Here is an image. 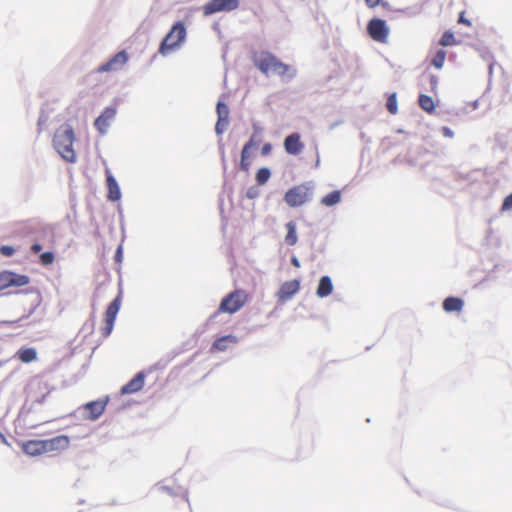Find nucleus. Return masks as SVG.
<instances>
[{
	"label": "nucleus",
	"mask_w": 512,
	"mask_h": 512,
	"mask_svg": "<svg viewBox=\"0 0 512 512\" xmlns=\"http://www.w3.org/2000/svg\"><path fill=\"white\" fill-rule=\"evenodd\" d=\"M254 65L265 75L273 73L279 77L292 78L295 75V69L292 66L281 62L270 52H261L253 56Z\"/></svg>",
	"instance_id": "1"
},
{
	"label": "nucleus",
	"mask_w": 512,
	"mask_h": 512,
	"mask_svg": "<svg viewBox=\"0 0 512 512\" xmlns=\"http://www.w3.org/2000/svg\"><path fill=\"white\" fill-rule=\"evenodd\" d=\"M75 133L71 125L64 124L60 126L54 133L53 146L58 154L69 163L77 160L74 150Z\"/></svg>",
	"instance_id": "2"
},
{
	"label": "nucleus",
	"mask_w": 512,
	"mask_h": 512,
	"mask_svg": "<svg viewBox=\"0 0 512 512\" xmlns=\"http://www.w3.org/2000/svg\"><path fill=\"white\" fill-rule=\"evenodd\" d=\"M187 32L183 22H176L167 35L163 38L158 52L166 56L171 51L179 48L186 38Z\"/></svg>",
	"instance_id": "3"
},
{
	"label": "nucleus",
	"mask_w": 512,
	"mask_h": 512,
	"mask_svg": "<svg viewBox=\"0 0 512 512\" xmlns=\"http://www.w3.org/2000/svg\"><path fill=\"white\" fill-rule=\"evenodd\" d=\"M248 300L249 295L245 290L236 289L222 299L217 313L234 314L238 312Z\"/></svg>",
	"instance_id": "4"
},
{
	"label": "nucleus",
	"mask_w": 512,
	"mask_h": 512,
	"mask_svg": "<svg viewBox=\"0 0 512 512\" xmlns=\"http://www.w3.org/2000/svg\"><path fill=\"white\" fill-rule=\"evenodd\" d=\"M311 196V189L306 184L296 185L286 191L284 201L289 207L304 205Z\"/></svg>",
	"instance_id": "5"
},
{
	"label": "nucleus",
	"mask_w": 512,
	"mask_h": 512,
	"mask_svg": "<svg viewBox=\"0 0 512 512\" xmlns=\"http://www.w3.org/2000/svg\"><path fill=\"white\" fill-rule=\"evenodd\" d=\"M261 143V138L257 133H253L248 142L243 146L241 151L240 169L248 172L251 166L253 150H256Z\"/></svg>",
	"instance_id": "6"
},
{
	"label": "nucleus",
	"mask_w": 512,
	"mask_h": 512,
	"mask_svg": "<svg viewBox=\"0 0 512 512\" xmlns=\"http://www.w3.org/2000/svg\"><path fill=\"white\" fill-rule=\"evenodd\" d=\"M239 7V0H210L203 5V14L208 16L218 12H230Z\"/></svg>",
	"instance_id": "7"
},
{
	"label": "nucleus",
	"mask_w": 512,
	"mask_h": 512,
	"mask_svg": "<svg viewBox=\"0 0 512 512\" xmlns=\"http://www.w3.org/2000/svg\"><path fill=\"white\" fill-rule=\"evenodd\" d=\"M367 32L369 36L376 42L386 43L389 36V28L384 20L373 18L368 22Z\"/></svg>",
	"instance_id": "8"
},
{
	"label": "nucleus",
	"mask_w": 512,
	"mask_h": 512,
	"mask_svg": "<svg viewBox=\"0 0 512 512\" xmlns=\"http://www.w3.org/2000/svg\"><path fill=\"white\" fill-rule=\"evenodd\" d=\"M121 305V295H118L107 307L105 311V325L101 329L103 337H108L114 327L116 316L119 312Z\"/></svg>",
	"instance_id": "9"
},
{
	"label": "nucleus",
	"mask_w": 512,
	"mask_h": 512,
	"mask_svg": "<svg viewBox=\"0 0 512 512\" xmlns=\"http://www.w3.org/2000/svg\"><path fill=\"white\" fill-rule=\"evenodd\" d=\"M29 283V277L11 271L0 273V291L9 287H21Z\"/></svg>",
	"instance_id": "10"
},
{
	"label": "nucleus",
	"mask_w": 512,
	"mask_h": 512,
	"mask_svg": "<svg viewBox=\"0 0 512 512\" xmlns=\"http://www.w3.org/2000/svg\"><path fill=\"white\" fill-rule=\"evenodd\" d=\"M108 404V398L98 399L83 405V415L85 419L90 421L97 420L105 411Z\"/></svg>",
	"instance_id": "11"
},
{
	"label": "nucleus",
	"mask_w": 512,
	"mask_h": 512,
	"mask_svg": "<svg viewBox=\"0 0 512 512\" xmlns=\"http://www.w3.org/2000/svg\"><path fill=\"white\" fill-rule=\"evenodd\" d=\"M129 59V56L126 51H120L117 54H115L109 61L102 64L98 67V72H112V71H118L121 68L124 67V65L127 63Z\"/></svg>",
	"instance_id": "12"
},
{
	"label": "nucleus",
	"mask_w": 512,
	"mask_h": 512,
	"mask_svg": "<svg viewBox=\"0 0 512 512\" xmlns=\"http://www.w3.org/2000/svg\"><path fill=\"white\" fill-rule=\"evenodd\" d=\"M299 289H300V282L297 279H293V280L284 282L280 286V288L276 294L278 301L285 302V301L289 300L299 291Z\"/></svg>",
	"instance_id": "13"
},
{
	"label": "nucleus",
	"mask_w": 512,
	"mask_h": 512,
	"mask_svg": "<svg viewBox=\"0 0 512 512\" xmlns=\"http://www.w3.org/2000/svg\"><path fill=\"white\" fill-rule=\"evenodd\" d=\"M116 116V109L113 107H107L104 109V111L101 113L99 117L96 118L94 122L95 128L101 133L105 134L110 122L115 118Z\"/></svg>",
	"instance_id": "14"
},
{
	"label": "nucleus",
	"mask_w": 512,
	"mask_h": 512,
	"mask_svg": "<svg viewBox=\"0 0 512 512\" xmlns=\"http://www.w3.org/2000/svg\"><path fill=\"white\" fill-rule=\"evenodd\" d=\"M145 377L146 375L144 372H138L127 384L121 388V394H134L142 390L145 383Z\"/></svg>",
	"instance_id": "15"
},
{
	"label": "nucleus",
	"mask_w": 512,
	"mask_h": 512,
	"mask_svg": "<svg viewBox=\"0 0 512 512\" xmlns=\"http://www.w3.org/2000/svg\"><path fill=\"white\" fill-rule=\"evenodd\" d=\"M285 151L290 155H298L302 152L304 144L298 133L288 135L284 140Z\"/></svg>",
	"instance_id": "16"
},
{
	"label": "nucleus",
	"mask_w": 512,
	"mask_h": 512,
	"mask_svg": "<svg viewBox=\"0 0 512 512\" xmlns=\"http://www.w3.org/2000/svg\"><path fill=\"white\" fill-rule=\"evenodd\" d=\"M105 174H106V186H107V190H108L107 198L113 202L118 201L121 198V192H120L119 185H118L116 179L114 178V176L112 175L111 171L108 168H106Z\"/></svg>",
	"instance_id": "17"
},
{
	"label": "nucleus",
	"mask_w": 512,
	"mask_h": 512,
	"mask_svg": "<svg viewBox=\"0 0 512 512\" xmlns=\"http://www.w3.org/2000/svg\"><path fill=\"white\" fill-rule=\"evenodd\" d=\"M69 438L65 435H59L54 438L44 440L46 452L60 451L68 448Z\"/></svg>",
	"instance_id": "18"
},
{
	"label": "nucleus",
	"mask_w": 512,
	"mask_h": 512,
	"mask_svg": "<svg viewBox=\"0 0 512 512\" xmlns=\"http://www.w3.org/2000/svg\"><path fill=\"white\" fill-rule=\"evenodd\" d=\"M22 450L30 456H38L46 452L44 440H28L22 443Z\"/></svg>",
	"instance_id": "19"
},
{
	"label": "nucleus",
	"mask_w": 512,
	"mask_h": 512,
	"mask_svg": "<svg viewBox=\"0 0 512 512\" xmlns=\"http://www.w3.org/2000/svg\"><path fill=\"white\" fill-rule=\"evenodd\" d=\"M333 291V284L329 276H323L320 278L316 294L320 298L329 296Z\"/></svg>",
	"instance_id": "20"
},
{
	"label": "nucleus",
	"mask_w": 512,
	"mask_h": 512,
	"mask_svg": "<svg viewBox=\"0 0 512 512\" xmlns=\"http://www.w3.org/2000/svg\"><path fill=\"white\" fill-rule=\"evenodd\" d=\"M463 306V300L458 297H448L443 301V309L448 313L459 312L463 309Z\"/></svg>",
	"instance_id": "21"
},
{
	"label": "nucleus",
	"mask_w": 512,
	"mask_h": 512,
	"mask_svg": "<svg viewBox=\"0 0 512 512\" xmlns=\"http://www.w3.org/2000/svg\"><path fill=\"white\" fill-rule=\"evenodd\" d=\"M237 342V339L233 335H225L218 339H216L212 345L213 350L217 351H225L228 348L229 344H234Z\"/></svg>",
	"instance_id": "22"
},
{
	"label": "nucleus",
	"mask_w": 512,
	"mask_h": 512,
	"mask_svg": "<svg viewBox=\"0 0 512 512\" xmlns=\"http://www.w3.org/2000/svg\"><path fill=\"white\" fill-rule=\"evenodd\" d=\"M287 234L285 236V242L289 246H294L297 241V232H296V223L294 221H290L286 224Z\"/></svg>",
	"instance_id": "23"
},
{
	"label": "nucleus",
	"mask_w": 512,
	"mask_h": 512,
	"mask_svg": "<svg viewBox=\"0 0 512 512\" xmlns=\"http://www.w3.org/2000/svg\"><path fill=\"white\" fill-rule=\"evenodd\" d=\"M16 355L23 363H30L37 359V352L34 348H21Z\"/></svg>",
	"instance_id": "24"
},
{
	"label": "nucleus",
	"mask_w": 512,
	"mask_h": 512,
	"mask_svg": "<svg viewBox=\"0 0 512 512\" xmlns=\"http://www.w3.org/2000/svg\"><path fill=\"white\" fill-rule=\"evenodd\" d=\"M341 201V192L339 190H334L321 199V204L327 207L334 206Z\"/></svg>",
	"instance_id": "25"
},
{
	"label": "nucleus",
	"mask_w": 512,
	"mask_h": 512,
	"mask_svg": "<svg viewBox=\"0 0 512 512\" xmlns=\"http://www.w3.org/2000/svg\"><path fill=\"white\" fill-rule=\"evenodd\" d=\"M419 106L427 113H433L435 111V104L432 97L421 94L418 99Z\"/></svg>",
	"instance_id": "26"
},
{
	"label": "nucleus",
	"mask_w": 512,
	"mask_h": 512,
	"mask_svg": "<svg viewBox=\"0 0 512 512\" xmlns=\"http://www.w3.org/2000/svg\"><path fill=\"white\" fill-rule=\"evenodd\" d=\"M217 114H218V123L216 125V130L220 132L219 130V123L221 121H227L229 116V108L228 106L223 102L217 103Z\"/></svg>",
	"instance_id": "27"
},
{
	"label": "nucleus",
	"mask_w": 512,
	"mask_h": 512,
	"mask_svg": "<svg viewBox=\"0 0 512 512\" xmlns=\"http://www.w3.org/2000/svg\"><path fill=\"white\" fill-rule=\"evenodd\" d=\"M445 59H446V51L443 50V49H440L436 52V54L434 55V57L432 58L431 60V64L437 68V69H441L444 65V62H445Z\"/></svg>",
	"instance_id": "28"
},
{
	"label": "nucleus",
	"mask_w": 512,
	"mask_h": 512,
	"mask_svg": "<svg viewBox=\"0 0 512 512\" xmlns=\"http://www.w3.org/2000/svg\"><path fill=\"white\" fill-rule=\"evenodd\" d=\"M386 108L389 111V113L395 115L398 112V101H397V94L392 93L388 96L387 102H386Z\"/></svg>",
	"instance_id": "29"
},
{
	"label": "nucleus",
	"mask_w": 512,
	"mask_h": 512,
	"mask_svg": "<svg viewBox=\"0 0 512 512\" xmlns=\"http://www.w3.org/2000/svg\"><path fill=\"white\" fill-rule=\"evenodd\" d=\"M441 46H454L457 44V40L451 31H445L439 41Z\"/></svg>",
	"instance_id": "30"
},
{
	"label": "nucleus",
	"mask_w": 512,
	"mask_h": 512,
	"mask_svg": "<svg viewBox=\"0 0 512 512\" xmlns=\"http://www.w3.org/2000/svg\"><path fill=\"white\" fill-rule=\"evenodd\" d=\"M270 176V170L263 167L257 171L255 179L258 185H264L269 180Z\"/></svg>",
	"instance_id": "31"
},
{
	"label": "nucleus",
	"mask_w": 512,
	"mask_h": 512,
	"mask_svg": "<svg viewBox=\"0 0 512 512\" xmlns=\"http://www.w3.org/2000/svg\"><path fill=\"white\" fill-rule=\"evenodd\" d=\"M54 254L52 252H44L40 255V262L43 265H50L54 262Z\"/></svg>",
	"instance_id": "32"
},
{
	"label": "nucleus",
	"mask_w": 512,
	"mask_h": 512,
	"mask_svg": "<svg viewBox=\"0 0 512 512\" xmlns=\"http://www.w3.org/2000/svg\"><path fill=\"white\" fill-rule=\"evenodd\" d=\"M15 249L12 246L3 245L0 247V253L4 256L10 257L14 254Z\"/></svg>",
	"instance_id": "33"
},
{
	"label": "nucleus",
	"mask_w": 512,
	"mask_h": 512,
	"mask_svg": "<svg viewBox=\"0 0 512 512\" xmlns=\"http://www.w3.org/2000/svg\"><path fill=\"white\" fill-rule=\"evenodd\" d=\"M512 209V193L505 197L503 204H502V210L507 211Z\"/></svg>",
	"instance_id": "34"
},
{
	"label": "nucleus",
	"mask_w": 512,
	"mask_h": 512,
	"mask_svg": "<svg viewBox=\"0 0 512 512\" xmlns=\"http://www.w3.org/2000/svg\"><path fill=\"white\" fill-rule=\"evenodd\" d=\"M272 151V145L270 143H265L262 148H261V154L263 156H267L271 153Z\"/></svg>",
	"instance_id": "35"
},
{
	"label": "nucleus",
	"mask_w": 512,
	"mask_h": 512,
	"mask_svg": "<svg viewBox=\"0 0 512 512\" xmlns=\"http://www.w3.org/2000/svg\"><path fill=\"white\" fill-rule=\"evenodd\" d=\"M458 22L461 23V24H464V25H466L468 27H470L472 25L471 21L468 20L467 18H465V12H461L460 13Z\"/></svg>",
	"instance_id": "36"
},
{
	"label": "nucleus",
	"mask_w": 512,
	"mask_h": 512,
	"mask_svg": "<svg viewBox=\"0 0 512 512\" xmlns=\"http://www.w3.org/2000/svg\"><path fill=\"white\" fill-rule=\"evenodd\" d=\"M365 3L369 8H375L380 4L385 5L381 0H365Z\"/></svg>",
	"instance_id": "37"
},
{
	"label": "nucleus",
	"mask_w": 512,
	"mask_h": 512,
	"mask_svg": "<svg viewBox=\"0 0 512 512\" xmlns=\"http://www.w3.org/2000/svg\"><path fill=\"white\" fill-rule=\"evenodd\" d=\"M442 133L445 137H449V138H452L454 136V133L453 131L448 128V127H443L442 128Z\"/></svg>",
	"instance_id": "38"
},
{
	"label": "nucleus",
	"mask_w": 512,
	"mask_h": 512,
	"mask_svg": "<svg viewBox=\"0 0 512 512\" xmlns=\"http://www.w3.org/2000/svg\"><path fill=\"white\" fill-rule=\"evenodd\" d=\"M41 250H42V246H41L40 244H38V243H35V244H33V245L31 246V251H32L33 253H38V252H40Z\"/></svg>",
	"instance_id": "39"
},
{
	"label": "nucleus",
	"mask_w": 512,
	"mask_h": 512,
	"mask_svg": "<svg viewBox=\"0 0 512 512\" xmlns=\"http://www.w3.org/2000/svg\"><path fill=\"white\" fill-rule=\"evenodd\" d=\"M430 82H431V86H432V89L434 90L437 86V77L436 76H431L430 77Z\"/></svg>",
	"instance_id": "40"
},
{
	"label": "nucleus",
	"mask_w": 512,
	"mask_h": 512,
	"mask_svg": "<svg viewBox=\"0 0 512 512\" xmlns=\"http://www.w3.org/2000/svg\"><path fill=\"white\" fill-rule=\"evenodd\" d=\"M291 263H292L293 266H295L297 268L300 267L299 260L296 257H292Z\"/></svg>",
	"instance_id": "41"
},
{
	"label": "nucleus",
	"mask_w": 512,
	"mask_h": 512,
	"mask_svg": "<svg viewBox=\"0 0 512 512\" xmlns=\"http://www.w3.org/2000/svg\"><path fill=\"white\" fill-rule=\"evenodd\" d=\"M511 100H512V95H509L507 98V101H511Z\"/></svg>",
	"instance_id": "42"
},
{
	"label": "nucleus",
	"mask_w": 512,
	"mask_h": 512,
	"mask_svg": "<svg viewBox=\"0 0 512 512\" xmlns=\"http://www.w3.org/2000/svg\"><path fill=\"white\" fill-rule=\"evenodd\" d=\"M117 254H121V248H118Z\"/></svg>",
	"instance_id": "43"
}]
</instances>
